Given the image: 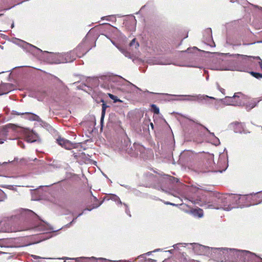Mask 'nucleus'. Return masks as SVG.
I'll list each match as a JSON object with an SVG mask.
<instances>
[{
	"instance_id": "obj_1",
	"label": "nucleus",
	"mask_w": 262,
	"mask_h": 262,
	"mask_svg": "<svg viewBox=\"0 0 262 262\" xmlns=\"http://www.w3.org/2000/svg\"><path fill=\"white\" fill-rule=\"evenodd\" d=\"M199 246L201 249H206L211 256L220 260L225 262H246L251 253L246 250H237L235 249L210 248L202 245L193 244Z\"/></svg>"
},
{
	"instance_id": "obj_2",
	"label": "nucleus",
	"mask_w": 262,
	"mask_h": 262,
	"mask_svg": "<svg viewBox=\"0 0 262 262\" xmlns=\"http://www.w3.org/2000/svg\"><path fill=\"white\" fill-rule=\"evenodd\" d=\"M205 196L204 197V196H203L202 198H199L196 199L194 201V203L206 208L223 209L226 211H229L232 208H235L234 206L230 207L228 205V200L225 198L224 195H220L218 198V201L212 204H210V202L207 203L206 199L205 200Z\"/></svg>"
},
{
	"instance_id": "obj_3",
	"label": "nucleus",
	"mask_w": 262,
	"mask_h": 262,
	"mask_svg": "<svg viewBox=\"0 0 262 262\" xmlns=\"http://www.w3.org/2000/svg\"><path fill=\"white\" fill-rule=\"evenodd\" d=\"M86 51L83 49V44L79 45L74 50L69 53H63L64 59L60 60L64 63L73 61L77 57H81L86 53Z\"/></svg>"
},
{
	"instance_id": "obj_4",
	"label": "nucleus",
	"mask_w": 262,
	"mask_h": 262,
	"mask_svg": "<svg viewBox=\"0 0 262 262\" xmlns=\"http://www.w3.org/2000/svg\"><path fill=\"white\" fill-rule=\"evenodd\" d=\"M180 96L183 97L184 98L180 99L183 101H197L199 102H207L208 99L215 100V98L213 97H210L205 95H180Z\"/></svg>"
},
{
	"instance_id": "obj_5",
	"label": "nucleus",
	"mask_w": 262,
	"mask_h": 262,
	"mask_svg": "<svg viewBox=\"0 0 262 262\" xmlns=\"http://www.w3.org/2000/svg\"><path fill=\"white\" fill-rule=\"evenodd\" d=\"M246 99V96L241 93H235L233 96L228 97L226 98L228 100L227 102V105H241L244 104V100Z\"/></svg>"
},
{
	"instance_id": "obj_6",
	"label": "nucleus",
	"mask_w": 262,
	"mask_h": 262,
	"mask_svg": "<svg viewBox=\"0 0 262 262\" xmlns=\"http://www.w3.org/2000/svg\"><path fill=\"white\" fill-rule=\"evenodd\" d=\"M16 128L15 125L13 124H8L3 127L2 130V137L0 138V144H2L4 142V141L6 140V137L8 135L9 129H11L12 130H15Z\"/></svg>"
},
{
	"instance_id": "obj_7",
	"label": "nucleus",
	"mask_w": 262,
	"mask_h": 262,
	"mask_svg": "<svg viewBox=\"0 0 262 262\" xmlns=\"http://www.w3.org/2000/svg\"><path fill=\"white\" fill-rule=\"evenodd\" d=\"M57 142L59 145L67 149H70L74 146L70 141L61 138H58Z\"/></svg>"
},
{
	"instance_id": "obj_8",
	"label": "nucleus",
	"mask_w": 262,
	"mask_h": 262,
	"mask_svg": "<svg viewBox=\"0 0 262 262\" xmlns=\"http://www.w3.org/2000/svg\"><path fill=\"white\" fill-rule=\"evenodd\" d=\"M13 114L17 115H26V118L32 121H35L38 120V119L39 118V117L32 113H28V112H25V113H19L16 111H13Z\"/></svg>"
},
{
	"instance_id": "obj_9",
	"label": "nucleus",
	"mask_w": 262,
	"mask_h": 262,
	"mask_svg": "<svg viewBox=\"0 0 262 262\" xmlns=\"http://www.w3.org/2000/svg\"><path fill=\"white\" fill-rule=\"evenodd\" d=\"M237 56H241L242 57V59L244 60L251 61L252 59L258 60V63L260 66L261 69L262 70V60L258 56H250L241 54H237Z\"/></svg>"
},
{
	"instance_id": "obj_10",
	"label": "nucleus",
	"mask_w": 262,
	"mask_h": 262,
	"mask_svg": "<svg viewBox=\"0 0 262 262\" xmlns=\"http://www.w3.org/2000/svg\"><path fill=\"white\" fill-rule=\"evenodd\" d=\"M10 91L9 83H2L0 85V96L8 93Z\"/></svg>"
},
{
	"instance_id": "obj_11",
	"label": "nucleus",
	"mask_w": 262,
	"mask_h": 262,
	"mask_svg": "<svg viewBox=\"0 0 262 262\" xmlns=\"http://www.w3.org/2000/svg\"><path fill=\"white\" fill-rule=\"evenodd\" d=\"M23 43H24L23 47L25 49H28L29 51L36 50V51L40 52H42V51L40 49L37 48V47H36L30 43H28L26 42H23Z\"/></svg>"
},
{
	"instance_id": "obj_12",
	"label": "nucleus",
	"mask_w": 262,
	"mask_h": 262,
	"mask_svg": "<svg viewBox=\"0 0 262 262\" xmlns=\"http://www.w3.org/2000/svg\"><path fill=\"white\" fill-rule=\"evenodd\" d=\"M193 214L195 216H197L198 217H202L203 216V211L201 209H194L192 211Z\"/></svg>"
},
{
	"instance_id": "obj_13",
	"label": "nucleus",
	"mask_w": 262,
	"mask_h": 262,
	"mask_svg": "<svg viewBox=\"0 0 262 262\" xmlns=\"http://www.w3.org/2000/svg\"><path fill=\"white\" fill-rule=\"evenodd\" d=\"M102 102H104L103 100H101ZM108 107V106L104 103L102 104V112H101V122L102 123L105 114V111L106 108Z\"/></svg>"
},
{
	"instance_id": "obj_14",
	"label": "nucleus",
	"mask_w": 262,
	"mask_h": 262,
	"mask_svg": "<svg viewBox=\"0 0 262 262\" xmlns=\"http://www.w3.org/2000/svg\"><path fill=\"white\" fill-rule=\"evenodd\" d=\"M210 69L211 70H230L229 69H228L225 67H224L223 66H212Z\"/></svg>"
},
{
	"instance_id": "obj_15",
	"label": "nucleus",
	"mask_w": 262,
	"mask_h": 262,
	"mask_svg": "<svg viewBox=\"0 0 262 262\" xmlns=\"http://www.w3.org/2000/svg\"><path fill=\"white\" fill-rule=\"evenodd\" d=\"M63 54H58L55 55L56 58H57L55 63H64L63 62L60 61V60L64 59L63 57Z\"/></svg>"
},
{
	"instance_id": "obj_16",
	"label": "nucleus",
	"mask_w": 262,
	"mask_h": 262,
	"mask_svg": "<svg viewBox=\"0 0 262 262\" xmlns=\"http://www.w3.org/2000/svg\"><path fill=\"white\" fill-rule=\"evenodd\" d=\"M155 63L157 64L166 65L169 64L170 62L167 59H161L158 60V61H156Z\"/></svg>"
},
{
	"instance_id": "obj_17",
	"label": "nucleus",
	"mask_w": 262,
	"mask_h": 262,
	"mask_svg": "<svg viewBox=\"0 0 262 262\" xmlns=\"http://www.w3.org/2000/svg\"><path fill=\"white\" fill-rule=\"evenodd\" d=\"M203 127L209 133V134L211 136H212L214 138V139L215 140V141H214L215 142L214 144L215 145L219 144L220 143L219 139L215 136L214 133L210 132V131L207 127H206L205 126H203Z\"/></svg>"
},
{
	"instance_id": "obj_18",
	"label": "nucleus",
	"mask_w": 262,
	"mask_h": 262,
	"mask_svg": "<svg viewBox=\"0 0 262 262\" xmlns=\"http://www.w3.org/2000/svg\"><path fill=\"white\" fill-rule=\"evenodd\" d=\"M151 107L152 111L155 114H159V113H160L159 108L156 105L152 104L151 105Z\"/></svg>"
},
{
	"instance_id": "obj_19",
	"label": "nucleus",
	"mask_w": 262,
	"mask_h": 262,
	"mask_svg": "<svg viewBox=\"0 0 262 262\" xmlns=\"http://www.w3.org/2000/svg\"><path fill=\"white\" fill-rule=\"evenodd\" d=\"M108 95L109 97L114 101V103L117 102H122V101L118 99L117 96L111 94H108Z\"/></svg>"
},
{
	"instance_id": "obj_20",
	"label": "nucleus",
	"mask_w": 262,
	"mask_h": 262,
	"mask_svg": "<svg viewBox=\"0 0 262 262\" xmlns=\"http://www.w3.org/2000/svg\"><path fill=\"white\" fill-rule=\"evenodd\" d=\"M205 33L208 35V38H207L206 40L207 41H209L212 40V35H211V29L209 28L207 29L205 31Z\"/></svg>"
},
{
	"instance_id": "obj_21",
	"label": "nucleus",
	"mask_w": 262,
	"mask_h": 262,
	"mask_svg": "<svg viewBox=\"0 0 262 262\" xmlns=\"http://www.w3.org/2000/svg\"><path fill=\"white\" fill-rule=\"evenodd\" d=\"M250 73L254 77H255L257 79H259V78H262V74L257 73V72H250Z\"/></svg>"
},
{
	"instance_id": "obj_22",
	"label": "nucleus",
	"mask_w": 262,
	"mask_h": 262,
	"mask_svg": "<svg viewBox=\"0 0 262 262\" xmlns=\"http://www.w3.org/2000/svg\"><path fill=\"white\" fill-rule=\"evenodd\" d=\"M130 47L135 46V48L136 49L139 46V44L138 42L136 41V38H134L129 43Z\"/></svg>"
},
{
	"instance_id": "obj_23",
	"label": "nucleus",
	"mask_w": 262,
	"mask_h": 262,
	"mask_svg": "<svg viewBox=\"0 0 262 262\" xmlns=\"http://www.w3.org/2000/svg\"><path fill=\"white\" fill-rule=\"evenodd\" d=\"M111 199L115 202H117L119 204H122V202H121L120 198L116 195H113L112 196Z\"/></svg>"
},
{
	"instance_id": "obj_24",
	"label": "nucleus",
	"mask_w": 262,
	"mask_h": 262,
	"mask_svg": "<svg viewBox=\"0 0 262 262\" xmlns=\"http://www.w3.org/2000/svg\"><path fill=\"white\" fill-rule=\"evenodd\" d=\"M186 244L185 243H178L177 244H174V245H173V247L174 248V249H178V247L180 245H186Z\"/></svg>"
},
{
	"instance_id": "obj_25",
	"label": "nucleus",
	"mask_w": 262,
	"mask_h": 262,
	"mask_svg": "<svg viewBox=\"0 0 262 262\" xmlns=\"http://www.w3.org/2000/svg\"><path fill=\"white\" fill-rule=\"evenodd\" d=\"M111 42H112V43H113V45H115V46H116V47H117V48H118V49H119V50H120V51L122 53H123L124 54H125V56H126V54H125V51H124V50H123V49H121V48H119V47H118V46L115 44V43L113 40H111Z\"/></svg>"
},
{
	"instance_id": "obj_26",
	"label": "nucleus",
	"mask_w": 262,
	"mask_h": 262,
	"mask_svg": "<svg viewBox=\"0 0 262 262\" xmlns=\"http://www.w3.org/2000/svg\"><path fill=\"white\" fill-rule=\"evenodd\" d=\"M0 195H2L3 197V199L1 200V201L4 200L7 198L6 195L2 190H0Z\"/></svg>"
},
{
	"instance_id": "obj_27",
	"label": "nucleus",
	"mask_w": 262,
	"mask_h": 262,
	"mask_svg": "<svg viewBox=\"0 0 262 262\" xmlns=\"http://www.w3.org/2000/svg\"><path fill=\"white\" fill-rule=\"evenodd\" d=\"M257 198L260 199V201H259L258 203H254L253 205H256L259 204L261 202H262V193L256 196Z\"/></svg>"
},
{
	"instance_id": "obj_28",
	"label": "nucleus",
	"mask_w": 262,
	"mask_h": 262,
	"mask_svg": "<svg viewBox=\"0 0 262 262\" xmlns=\"http://www.w3.org/2000/svg\"><path fill=\"white\" fill-rule=\"evenodd\" d=\"M82 258H88V257H79V258H75V259L78 261V262H79L80 261V259H82ZM91 259H95L96 258L94 256H92L90 258Z\"/></svg>"
},
{
	"instance_id": "obj_29",
	"label": "nucleus",
	"mask_w": 262,
	"mask_h": 262,
	"mask_svg": "<svg viewBox=\"0 0 262 262\" xmlns=\"http://www.w3.org/2000/svg\"><path fill=\"white\" fill-rule=\"evenodd\" d=\"M128 83L129 85H130L131 86H133V87L135 88V89H137L139 91H141V90L140 88H139L138 87H137L135 85L133 84L131 82L128 81Z\"/></svg>"
},
{
	"instance_id": "obj_30",
	"label": "nucleus",
	"mask_w": 262,
	"mask_h": 262,
	"mask_svg": "<svg viewBox=\"0 0 262 262\" xmlns=\"http://www.w3.org/2000/svg\"><path fill=\"white\" fill-rule=\"evenodd\" d=\"M124 205L126 207V209H125V212L126 213L128 214V215L129 216H131V215L130 214V212H129V209L128 208V207L127 206L126 204H124Z\"/></svg>"
},
{
	"instance_id": "obj_31",
	"label": "nucleus",
	"mask_w": 262,
	"mask_h": 262,
	"mask_svg": "<svg viewBox=\"0 0 262 262\" xmlns=\"http://www.w3.org/2000/svg\"><path fill=\"white\" fill-rule=\"evenodd\" d=\"M233 198H234V200L235 201V202H236L237 204L238 203L237 201H239L240 199H241V198H239V196L238 195L234 196Z\"/></svg>"
},
{
	"instance_id": "obj_32",
	"label": "nucleus",
	"mask_w": 262,
	"mask_h": 262,
	"mask_svg": "<svg viewBox=\"0 0 262 262\" xmlns=\"http://www.w3.org/2000/svg\"><path fill=\"white\" fill-rule=\"evenodd\" d=\"M82 213H79L77 217L74 218L72 221L70 223V225H71L73 223L75 222L77 217L80 216L82 215Z\"/></svg>"
},
{
	"instance_id": "obj_33",
	"label": "nucleus",
	"mask_w": 262,
	"mask_h": 262,
	"mask_svg": "<svg viewBox=\"0 0 262 262\" xmlns=\"http://www.w3.org/2000/svg\"><path fill=\"white\" fill-rule=\"evenodd\" d=\"M181 66L183 67H194V68H197L198 67L192 65V64H185V65H182Z\"/></svg>"
},
{
	"instance_id": "obj_34",
	"label": "nucleus",
	"mask_w": 262,
	"mask_h": 262,
	"mask_svg": "<svg viewBox=\"0 0 262 262\" xmlns=\"http://www.w3.org/2000/svg\"><path fill=\"white\" fill-rule=\"evenodd\" d=\"M217 87H218V89L222 93H224V91H225V90L222 89V88H220L219 84H217Z\"/></svg>"
},
{
	"instance_id": "obj_35",
	"label": "nucleus",
	"mask_w": 262,
	"mask_h": 262,
	"mask_svg": "<svg viewBox=\"0 0 262 262\" xmlns=\"http://www.w3.org/2000/svg\"><path fill=\"white\" fill-rule=\"evenodd\" d=\"M222 158L224 159V160L226 161L227 160V156H224V155L220 156V160H221Z\"/></svg>"
},
{
	"instance_id": "obj_36",
	"label": "nucleus",
	"mask_w": 262,
	"mask_h": 262,
	"mask_svg": "<svg viewBox=\"0 0 262 262\" xmlns=\"http://www.w3.org/2000/svg\"><path fill=\"white\" fill-rule=\"evenodd\" d=\"M32 256L34 258V259H37V258H40V257L38 256H36V255H32Z\"/></svg>"
},
{
	"instance_id": "obj_37",
	"label": "nucleus",
	"mask_w": 262,
	"mask_h": 262,
	"mask_svg": "<svg viewBox=\"0 0 262 262\" xmlns=\"http://www.w3.org/2000/svg\"><path fill=\"white\" fill-rule=\"evenodd\" d=\"M28 212L30 213V214H34V213L31 210H28Z\"/></svg>"
},
{
	"instance_id": "obj_38",
	"label": "nucleus",
	"mask_w": 262,
	"mask_h": 262,
	"mask_svg": "<svg viewBox=\"0 0 262 262\" xmlns=\"http://www.w3.org/2000/svg\"><path fill=\"white\" fill-rule=\"evenodd\" d=\"M160 251H161L160 249H157L155 250L153 252H155Z\"/></svg>"
},
{
	"instance_id": "obj_39",
	"label": "nucleus",
	"mask_w": 262,
	"mask_h": 262,
	"mask_svg": "<svg viewBox=\"0 0 262 262\" xmlns=\"http://www.w3.org/2000/svg\"><path fill=\"white\" fill-rule=\"evenodd\" d=\"M192 189H194L195 188H197V189H201V188H199V187H192Z\"/></svg>"
},
{
	"instance_id": "obj_40",
	"label": "nucleus",
	"mask_w": 262,
	"mask_h": 262,
	"mask_svg": "<svg viewBox=\"0 0 262 262\" xmlns=\"http://www.w3.org/2000/svg\"><path fill=\"white\" fill-rule=\"evenodd\" d=\"M150 126L152 128V129H154V124H153V123H150Z\"/></svg>"
},
{
	"instance_id": "obj_41",
	"label": "nucleus",
	"mask_w": 262,
	"mask_h": 262,
	"mask_svg": "<svg viewBox=\"0 0 262 262\" xmlns=\"http://www.w3.org/2000/svg\"><path fill=\"white\" fill-rule=\"evenodd\" d=\"M151 253V252H148L146 253L147 255H149L150 254V253Z\"/></svg>"
},
{
	"instance_id": "obj_42",
	"label": "nucleus",
	"mask_w": 262,
	"mask_h": 262,
	"mask_svg": "<svg viewBox=\"0 0 262 262\" xmlns=\"http://www.w3.org/2000/svg\"><path fill=\"white\" fill-rule=\"evenodd\" d=\"M170 205H172V206H176V205L175 204H173V203H170Z\"/></svg>"
},
{
	"instance_id": "obj_43",
	"label": "nucleus",
	"mask_w": 262,
	"mask_h": 262,
	"mask_svg": "<svg viewBox=\"0 0 262 262\" xmlns=\"http://www.w3.org/2000/svg\"><path fill=\"white\" fill-rule=\"evenodd\" d=\"M173 180H175L176 182H178V179H176L174 178H173Z\"/></svg>"
},
{
	"instance_id": "obj_44",
	"label": "nucleus",
	"mask_w": 262,
	"mask_h": 262,
	"mask_svg": "<svg viewBox=\"0 0 262 262\" xmlns=\"http://www.w3.org/2000/svg\"><path fill=\"white\" fill-rule=\"evenodd\" d=\"M238 126H242V124L241 123H237Z\"/></svg>"
},
{
	"instance_id": "obj_45",
	"label": "nucleus",
	"mask_w": 262,
	"mask_h": 262,
	"mask_svg": "<svg viewBox=\"0 0 262 262\" xmlns=\"http://www.w3.org/2000/svg\"><path fill=\"white\" fill-rule=\"evenodd\" d=\"M170 203H170V202H166L165 203L166 204H168V205H170Z\"/></svg>"
},
{
	"instance_id": "obj_46",
	"label": "nucleus",
	"mask_w": 262,
	"mask_h": 262,
	"mask_svg": "<svg viewBox=\"0 0 262 262\" xmlns=\"http://www.w3.org/2000/svg\"><path fill=\"white\" fill-rule=\"evenodd\" d=\"M145 92H147V93H152V92H149L148 91H146Z\"/></svg>"
},
{
	"instance_id": "obj_47",
	"label": "nucleus",
	"mask_w": 262,
	"mask_h": 262,
	"mask_svg": "<svg viewBox=\"0 0 262 262\" xmlns=\"http://www.w3.org/2000/svg\"><path fill=\"white\" fill-rule=\"evenodd\" d=\"M256 105V104L253 105L252 106V108L254 107Z\"/></svg>"
},
{
	"instance_id": "obj_48",
	"label": "nucleus",
	"mask_w": 262,
	"mask_h": 262,
	"mask_svg": "<svg viewBox=\"0 0 262 262\" xmlns=\"http://www.w3.org/2000/svg\"><path fill=\"white\" fill-rule=\"evenodd\" d=\"M172 251H173V250H169L168 252L171 253Z\"/></svg>"
},
{
	"instance_id": "obj_49",
	"label": "nucleus",
	"mask_w": 262,
	"mask_h": 262,
	"mask_svg": "<svg viewBox=\"0 0 262 262\" xmlns=\"http://www.w3.org/2000/svg\"><path fill=\"white\" fill-rule=\"evenodd\" d=\"M99 259H104V260H105V259H104V258H99Z\"/></svg>"
},
{
	"instance_id": "obj_50",
	"label": "nucleus",
	"mask_w": 262,
	"mask_h": 262,
	"mask_svg": "<svg viewBox=\"0 0 262 262\" xmlns=\"http://www.w3.org/2000/svg\"><path fill=\"white\" fill-rule=\"evenodd\" d=\"M22 147L24 148V144L23 143H22Z\"/></svg>"
},
{
	"instance_id": "obj_51",
	"label": "nucleus",
	"mask_w": 262,
	"mask_h": 262,
	"mask_svg": "<svg viewBox=\"0 0 262 262\" xmlns=\"http://www.w3.org/2000/svg\"><path fill=\"white\" fill-rule=\"evenodd\" d=\"M105 18V17H102V19H103Z\"/></svg>"
},
{
	"instance_id": "obj_52",
	"label": "nucleus",
	"mask_w": 262,
	"mask_h": 262,
	"mask_svg": "<svg viewBox=\"0 0 262 262\" xmlns=\"http://www.w3.org/2000/svg\"><path fill=\"white\" fill-rule=\"evenodd\" d=\"M3 15V14H0V16H2Z\"/></svg>"
},
{
	"instance_id": "obj_53",
	"label": "nucleus",
	"mask_w": 262,
	"mask_h": 262,
	"mask_svg": "<svg viewBox=\"0 0 262 262\" xmlns=\"http://www.w3.org/2000/svg\"><path fill=\"white\" fill-rule=\"evenodd\" d=\"M1 242V240L0 239V242Z\"/></svg>"
},
{
	"instance_id": "obj_54",
	"label": "nucleus",
	"mask_w": 262,
	"mask_h": 262,
	"mask_svg": "<svg viewBox=\"0 0 262 262\" xmlns=\"http://www.w3.org/2000/svg\"><path fill=\"white\" fill-rule=\"evenodd\" d=\"M261 9L262 10V8H261Z\"/></svg>"
}]
</instances>
